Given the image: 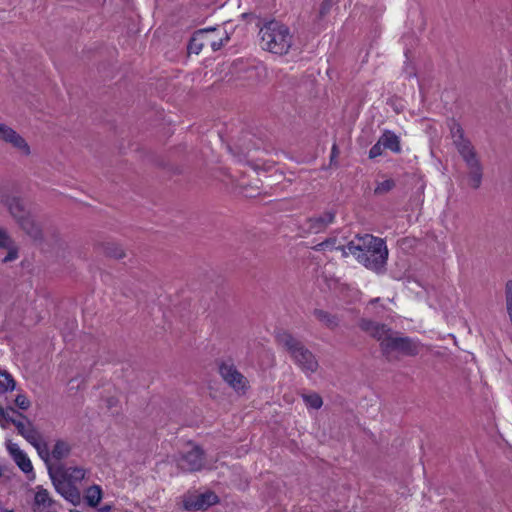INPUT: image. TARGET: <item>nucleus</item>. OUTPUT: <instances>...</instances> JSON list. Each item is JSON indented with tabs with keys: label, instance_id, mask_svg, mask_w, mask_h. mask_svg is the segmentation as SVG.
Returning <instances> with one entry per match:
<instances>
[{
	"label": "nucleus",
	"instance_id": "obj_23",
	"mask_svg": "<svg viewBox=\"0 0 512 512\" xmlns=\"http://www.w3.org/2000/svg\"><path fill=\"white\" fill-rule=\"evenodd\" d=\"M85 499L89 506L96 507L102 499V489L99 485H92L85 491Z\"/></svg>",
	"mask_w": 512,
	"mask_h": 512
},
{
	"label": "nucleus",
	"instance_id": "obj_46",
	"mask_svg": "<svg viewBox=\"0 0 512 512\" xmlns=\"http://www.w3.org/2000/svg\"><path fill=\"white\" fill-rule=\"evenodd\" d=\"M71 512H81V511H78V510H71Z\"/></svg>",
	"mask_w": 512,
	"mask_h": 512
},
{
	"label": "nucleus",
	"instance_id": "obj_39",
	"mask_svg": "<svg viewBox=\"0 0 512 512\" xmlns=\"http://www.w3.org/2000/svg\"><path fill=\"white\" fill-rule=\"evenodd\" d=\"M7 449L9 451L10 455L12 456V458H15V455L22 452V450L19 448V446L15 443H12L11 441L7 442Z\"/></svg>",
	"mask_w": 512,
	"mask_h": 512
},
{
	"label": "nucleus",
	"instance_id": "obj_11",
	"mask_svg": "<svg viewBox=\"0 0 512 512\" xmlns=\"http://www.w3.org/2000/svg\"><path fill=\"white\" fill-rule=\"evenodd\" d=\"M218 502V496L212 491H207L185 499L184 508L188 511L206 510Z\"/></svg>",
	"mask_w": 512,
	"mask_h": 512
},
{
	"label": "nucleus",
	"instance_id": "obj_40",
	"mask_svg": "<svg viewBox=\"0 0 512 512\" xmlns=\"http://www.w3.org/2000/svg\"><path fill=\"white\" fill-rule=\"evenodd\" d=\"M338 155H339V148H338L337 144L334 143L331 148V155H330V164L331 165H336L335 159L338 157Z\"/></svg>",
	"mask_w": 512,
	"mask_h": 512
},
{
	"label": "nucleus",
	"instance_id": "obj_22",
	"mask_svg": "<svg viewBox=\"0 0 512 512\" xmlns=\"http://www.w3.org/2000/svg\"><path fill=\"white\" fill-rule=\"evenodd\" d=\"M456 149H457L458 153L461 155V157L463 158L465 163H467V161H473V160L478 159L476 151H475L470 140H468L462 144L459 143V145L456 146Z\"/></svg>",
	"mask_w": 512,
	"mask_h": 512
},
{
	"label": "nucleus",
	"instance_id": "obj_30",
	"mask_svg": "<svg viewBox=\"0 0 512 512\" xmlns=\"http://www.w3.org/2000/svg\"><path fill=\"white\" fill-rule=\"evenodd\" d=\"M37 449V452L39 456L45 461V463H48L51 452H49L47 443L42 441L41 438H38V441L36 442V446H34Z\"/></svg>",
	"mask_w": 512,
	"mask_h": 512
},
{
	"label": "nucleus",
	"instance_id": "obj_28",
	"mask_svg": "<svg viewBox=\"0 0 512 512\" xmlns=\"http://www.w3.org/2000/svg\"><path fill=\"white\" fill-rule=\"evenodd\" d=\"M302 398L306 406L312 409H319L323 404L321 396L315 392L310 394H303Z\"/></svg>",
	"mask_w": 512,
	"mask_h": 512
},
{
	"label": "nucleus",
	"instance_id": "obj_20",
	"mask_svg": "<svg viewBox=\"0 0 512 512\" xmlns=\"http://www.w3.org/2000/svg\"><path fill=\"white\" fill-rule=\"evenodd\" d=\"M70 452L71 446L69 443L59 439L54 444V447L51 451V457L57 461H61L62 459L68 457Z\"/></svg>",
	"mask_w": 512,
	"mask_h": 512
},
{
	"label": "nucleus",
	"instance_id": "obj_31",
	"mask_svg": "<svg viewBox=\"0 0 512 512\" xmlns=\"http://www.w3.org/2000/svg\"><path fill=\"white\" fill-rule=\"evenodd\" d=\"M229 41L228 34L225 35V37H220L218 39H212L211 36H209L208 44L210 45L211 49L213 51L220 50L226 42Z\"/></svg>",
	"mask_w": 512,
	"mask_h": 512
},
{
	"label": "nucleus",
	"instance_id": "obj_45",
	"mask_svg": "<svg viewBox=\"0 0 512 512\" xmlns=\"http://www.w3.org/2000/svg\"><path fill=\"white\" fill-rule=\"evenodd\" d=\"M4 512H14L13 510H5Z\"/></svg>",
	"mask_w": 512,
	"mask_h": 512
},
{
	"label": "nucleus",
	"instance_id": "obj_34",
	"mask_svg": "<svg viewBox=\"0 0 512 512\" xmlns=\"http://www.w3.org/2000/svg\"><path fill=\"white\" fill-rule=\"evenodd\" d=\"M377 323L378 322H375L367 318H360L358 321V326L363 332L369 334Z\"/></svg>",
	"mask_w": 512,
	"mask_h": 512
},
{
	"label": "nucleus",
	"instance_id": "obj_35",
	"mask_svg": "<svg viewBox=\"0 0 512 512\" xmlns=\"http://www.w3.org/2000/svg\"><path fill=\"white\" fill-rule=\"evenodd\" d=\"M14 402L15 405L21 410H27L31 405L30 400L24 394H18Z\"/></svg>",
	"mask_w": 512,
	"mask_h": 512
},
{
	"label": "nucleus",
	"instance_id": "obj_24",
	"mask_svg": "<svg viewBox=\"0 0 512 512\" xmlns=\"http://www.w3.org/2000/svg\"><path fill=\"white\" fill-rule=\"evenodd\" d=\"M103 253L111 258L121 259L125 256V252L121 246L113 242H106L102 244Z\"/></svg>",
	"mask_w": 512,
	"mask_h": 512
},
{
	"label": "nucleus",
	"instance_id": "obj_7",
	"mask_svg": "<svg viewBox=\"0 0 512 512\" xmlns=\"http://www.w3.org/2000/svg\"><path fill=\"white\" fill-rule=\"evenodd\" d=\"M205 452L199 445H193L188 451L180 452L176 458L177 466L184 472L199 471L204 466Z\"/></svg>",
	"mask_w": 512,
	"mask_h": 512
},
{
	"label": "nucleus",
	"instance_id": "obj_16",
	"mask_svg": "<svg viewBox=\"0 0 512 512\" xmlns=\"http://www.w3.org/2000/svg\"><path fill=\"white\" fill-rule=\"evenodd\" d=\"M52 503L48 491L40 488L35 494L32 510L34 512H50Z\"/></svg>",
	"mask_w": 512,
	"mask_h": 512
},
{
	"label": "nucleus",
	"instance_id": "obj_38",
	"mask_svg": "<svg viewBox=\"0 0 512 512\" xmlns=\"http://www.w3.org/2000/svg\"><path fill=\"white\" fill-rule=\"evenodd\" d=\"M335 3H336V0H323L320 5V10H319L320 15L325 16L330 11V9L332 8V6Z\"/></svg>",
	"mask_w": 512,
	"mask_h": 512
},
{
	"label": "nucleus",
	"instance_id": "obj_19",
	"mask_svg": "<svg viewBox=\"0 0 512 512\" xmlns=\"http://www.w3.org/2000/svg\"><path fill=\"white\" fill-rule=\"evenodd\" d=\"M56 473L60 475L61 478L65 477V479H68L71 482L81 481L85 477V470L79 467L64 468L59 466Z\"/></svg>",
	"mask_w": 512,
	"mask_h": 512
},
{
	"label": "nucleus",
	"instance_id": "obj_44",
	"mask_svg": "<svg viewBox=\"0 0 512 512\" xmlns=\"http://www.w3.org/2000/svg\"><path fill=\"white\" fill-rule=\"evenodd\" d=\"M330 240H331L330 242H327V246L330 244H333L336 241L335 239H330Z\"/></svg>",
	"mask_w": 512,
	"mask_h": 512
},
{
	"label": "nucleus",
	"instance_id": "obj_4",
	"mask_svg": "<svg viewBox=\"0 0 512 512\" xmlns=\"http://www.w3.org/2000/svg\"><path fill=\"white\" fill-rule=\"evenodd\" d=\"M1 203L7 208L21 229L30 237L33 239L42 238V230L35 222L23 198L13 194H3L1 196Z\"/></svg>",
	"mask_w": 512,
	"mask_h": 512
},
{
	"label": "nucleus",
	"instance_id": "obj_36",
	"mask_svg": "<svg viewBox=\"0 0 512 512\" xmlns=\"http://www.w3.org/2000/svg\"><path fill=\"white\" fill-rule=\"evenodd\" d=\"M17 419H14L10 416L9 412L6 411L1 405H0V425L2 428H6V423H12L14 425V422H16Z\"/></svg>",
	"mask_w": 512,
	"mask_h": 512
},
{
	"label": "nucleus",
	"instance_id": "obj_42",
	"mask_svg": "<svg viewBox=\"0 0 512 512\" xmlns=\"http://www.w3.org/2000/svg\"><path fill=\"white\" fill-rule=\"evenodd\" d=\"M330 241H331L330 239H326L325 241L319 243L317 246H315V250H317V251L322 250L325 246H327V242H330Z\"/></svg>",
	"mask_w": 512,
	"mask_h": 512
},
{
	"label": "nucleus",
	"instance_id": "obj_25",
	"mask_svg": "<svg viewBox=\"0 0 512 512\" xmlns=\"http://www.w3.org/2000/svg\"><path fill=\"white\" fill-rule=\"evenodd\" d=\"M15 385L12 375L5 370H0V394L14 390Z\"/></svg>",
	"mask_w": 512,
	"mask_h": 512
},
{
	"label": "nucleus",
	"instance_id": "obj_21",
	"mask_svg": "<svg viewBox=\"0 0 512 512\" xmlns=\"http://www.w3.org/2000/svg\"><path fill=\"white\" fill-rule=\"evenodd\" d=\"M391 332L392 329L390 327H388L386 324L378 322L368 335L379 342V347L381 349L382 342H384V340L389 337Z\"/></svg>",
	"mask_w": 512,
	"mask_h": 512
},
{
	"label": "nucleus",
	"instance_id": "obj_29",
	"mask_svg": "<svg viewBox=\"0 0 512 512\" xmlns=\"http://www.w3.org/2000/svg\"><path fill=\"white\" fill-rule=\"evenodd\" d=\"M395 187V181L393 179H387L379 182L374 190V194L382 195L391 191Z\"/></svg>",
	"mask_w": 512,
	"mask_h": 512
},
{
	"label": "nucleus",
	"instance_id": "obj_5",
	"mask_svg": "<svg viewBox=\"0 0 512 512\" xmlns=\"http://www.w3.org/2000/svg\"><path fill=\"white\" fill-rule=\"evenodd\" d=\"M423 345L417 339L403 336L397 331L390 333L389 337L382 342L381 354L387 360H392L397 356L415 357L417 356Z\"/></svg>",
	"mask_w": 512,
	"mask_h": 512
},
{
	"label": "nucleus",
	"instance_id": "obj_41",
	"mask_svg": "<svg viewBox=\"0 0 512 512\" xmlns=\"http://www.w3.org/2000/svg\"><path fill=\"white\" fill-rule=\"evenodd\" d=\"M452 140H453V144L456 147L459 145V143L462 144V143L468 141L469 139L465 137V133L463 132L462 134L455 136Z\"/></svg>",
	"mask_w": 512,
	"mask_h": 512
},
{
	"label": "nucleus",
	"instance_id": "obj_3",
	"mask_svg": "<svg viewBox=\"0 0 512 512\" xmlns=\"http://www.w3.org/2000/svg\"><path fill=\"white\" fill-rule=\"evenodd\" d=\"M275 339L303 372L312 374L317 371L319 364L315 355L292 333L281 330L276 333Z\"/></svg>",
	"mask_w": 512,
	"mask_h": 512
},
{
	"label": "nucleus",
	"instance_id": "obj_8",
	"mask_svg": "<svg viewBox=\"0 0 512 512\" xmlns=\"http://www.w3.org/2000/svg\"><path fill=\"white\" fill-rule=\"evenodd\" d=\"M48 470L56 491L73 505L80 503L81 494L78 488L71 481L65 479V477L61 479L56 478L50 466Z\"/></svg>",
	"mask_w": 512,
	"mask_h": 512
},
{
	"label": "nucleus",
	"instance_id": "obj_27",
	"mask_svg": "<svg viewBox=\"0 0 512 512\" xmlns=\"http://www.w3.org/2000/svg\"><path fill=\"white\" fill-rule=\"evenodd\" d=\"M13 460L24 473L28 474L33 471L32 463L23 451L15 455Z\"/></svg>",
	"mask_w": 512,
	"mask_h": 512
},
{
	"label": "nucleus",
	"instance_id": "obj_10",
	"mask_svg": "<svg viewBox=\"0 0 512 512\" xmlns=\"http://www.w3.org/2000/svg\"><path fill=\"white\" fill-rule=\"evenodd\" d=\"M8 410L11 411L13 414L18 415L20 418L26 420V423H24L21 420H16V422H14V426L16 427L18 433L21 434L31 445L36 446V442L38 441V438H41V435L35 429L33 424L28 420V418L23 413L17 411L12 406H9Z\"/></svg>",
	"mask_w": 512,
	"mask_h": 512
},
{
	"label": "nucleus",
	"instance_id": "obj_14",
	"mask_svg": "<svg viewBox=\"0 0 512 512\" xmlns=\"http://www.w3.org/2000/svg\"><path fill=\"white\" fill-rule=\"evenodd\" d=\"M468 167V179H469V185L473 189H478L482 182L483 177V167L479 161L473 160V161H467L466 163Z\"/></svg>",
	"mask_w": 512,
	"mask_h": 512
},
{
	"label": "nucleus",
	"instance_id": "obj_15",
	"mask_svg": "<svg viewBox=\"0 0 512 512\" xmlns=\"http://www.w3.org/2000/svg\"><path fill=\"white\" fill-rule=\"evenodd\" d=\"M0 249H6L8 251L7 255L2 260L3 263H8L18 258V250L13 240L3 229H0Z\"/></svg>",
	"mask_w": 512,
	"mask_h": 512
},
{
	"label": "nucleus",
	"instance_id": "obj_33",
	"mask_svg": "<svg viewBox=\"0 0 512 512\" xmlns=\"http://www.w3.org/2000/svg\"><path fill=\"white\" fill-rule=\"evenodd\" d=\"M505 301L507 312H512V280L505 284Z\"/></svg>",
	"mask_w": 512,
	"mask_h": 512
},
{
	"label": "nucleus",
	"instance_id": "obj_12",
	"mask_svg": "<svg viewBox=\"0 0 512 512\" xmlns=\"http://www.w3.org/2000/svg\"><path fill=\"white\" fill-rule=\"evenodd\" d=\"M336 217V212L334 210L325 211L323 214L318 216L309 217L306 219L305 231L311 234H318L334 222Z\"/></svg>",
	"mask_w": 512,
	"mask_h": 512
},
{
	"label": "nucleus",
	"instance_id": "obj_17",
	"mask_svg": "<svg viewBox=\"0 0 512 512\" xmlns=\"http://www.w3.org/2000/svg\"><path fill=\"white\" fill-rule=\"evenodd\" d=\"M379 140L385 149H389L393 153L398 154L402 150L399 137L391 130H384Z\"/></svg>",
	"mask_w": 512,
	"mask_h": 512
},
{
	"label": "nucleus",
	"instance_id": "obj_9",
	"mask_svg": "<svg viewBox=\"0 0 512 512\" xmlns=\"http://www.w3.org/2000/svg\"><path fill=\"white\" fill-rule=\"evenodd\" d=\"M0 140L9 143L13 148L28 156L31 153L26 140L11 127L0 122Z\"/></svg>",
	"mask_w": 512,
	"mask_h": 512
},
{
	"label": "nucleus",
	"instance_id": "obj_43",
	"mask_svg": "<svg viewBox=\"0 0 512 512\" xmlns=\"http://www.w3.org/2000/svg\"><path fill=\"white\" fill-rule=\"evenodd\" d=\"M380 299L379 298H374V299H371L369 304H375L379 301Z\"/></svg>",
	"mask_w": 512,
	"mask_h": 512
},
{
	"label": "nucleus",
	"instance_id": "obj_37",
	"mask_svg": "<svg viewBox=\"0 0 512 512\" xmlns=\"http://www.w3.org/2000/svg\"><path fill=\"white\" fill-rule=\"evenodd\" d=\"M383 148V145L380 143V140L378 139V141L369 150V158L374 159L378 156H381Z\"/></svg>",
	"mask_w": 512,
	"mask_h": 512
},
{
	"label": "nucleus",
	"instance_id": "obj_2",
	"mask_svg": "<svg viewBox=\"0 0 512 512\" xmlns=\"http://www.w3.org/2000/svg\"><path fill=\"white\" fill-rule=\"evenodd\" d=\"M260 45L263 50L282 56L293 45V35L287 25L273 19L265 21L259 29Z\"/></svg>",
	"mask_w": 512,
	"mask_h": 512
},
{
	"label": "nucleus",
	"instance_id": "obj_1",
	"mask_svg": "<svg viewBox=\"0 0 512 512\" xmlns=\"http://www.w3.org/2000/svg\"><path fill=\"white\" fill-rule=\"evenodd\" d=\"M346 249L368 270L377 274L386 272L389 251L384 239L371 234L357 235L355 240L347 244Z\"/></svg>",
	"mask_w": 512,
	"mask_h": 512
},
{
	"label": "nucleus",
	"instance_id": "obj_6",
	"mask_svg": "<svg viewBox=\"0 0 512 512\" xmlns=\"http://www.w3.org/2000/svg\"><path fill=\"white\" fill-rule=\"evenodd\" d=\"M219 374L222 379L232 388L237 394L244 395L250 388L248 379L238 371L234 364L221 362L219 364Z\"/></svg>",
	"mask_w": 512,
	"mask_h": 512
},
{
	"label": "nucleus",
	"instance_id": "obj_13",
	"mask_svg": "<svg viewBox=\"0 0 512 512\" xmlns=\"http://www.w3.org/2000/svg\"><path fill=\"white\" fill-rule=\"evenodd\" d=\"M215 27L199 29L193 33L187 45L188 53L199 54L203 47L208 44L209 36L216 32Z\"/></svg>",
	"mask_w": 512,
	"mask_h": 512
},
{
	"label": "nucleus",
	"instance_id": "obj_26",
	"mask_svg": "<svg viewBox=\"0 0 512 512\" xmlns=\"http://www.w3.org/2000/svg\"><path fill=\"white\" fill-rule=\"evenodd\" d=\"M249 136V134H245L243 138V143L235 146V148L229 147V150L235 157H237L239 162L246 160L247 154L250 151V144H246L245 139Z\"/></svg>",
	"mask_w": 512,
	"mask_h": 512
},
{
	"label": "nucleus",
	"instance_id": "obj_18",
	"mask_svg": "<svg viewBox=\"0 0 512 512\" xmlns=\"http://www.w3.org/2000/svg\"><path fill=\"white\" fill-rule=\"evenodd\" d=\"M313 315L318 321H320L323 325L331 330L337 328L340 324V319L337 315L331 314L325 310L314 309Z\"/></svg>",
	"mask_w": 512,
	"mask_h": 512
},
{
	"label": "nucleus",
	"instance_id": "obj_32",
	"mask_svg": "<svg viewBox=\"0 0 512 512\" xmlns=\"http://www.w3.org/2000/svg\"><path fill=\"white\" fill-rule=\"evenodd\" d=\"M448 127L450 130L451 138L453 139L455 136H458L464 132L462 126L455 119L448 120Z\"/></svg>",
	"mask_w": 512,
	"mask_h": 512
}]
</instances>
